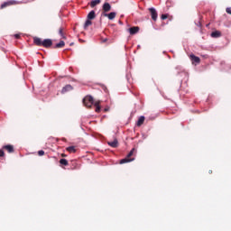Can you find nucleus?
Masks as SVG:
<instances>
[{
	"mask_svg": "<svg viewBox=\"0 0 231 231\" xmlns=\"http://www.w3.org/2000/svg\"><path fill=\"white\" fill-rule=\"evenodd\" d=\"M135 152L136 150L133 148L126 155V157L120 161V164L123 165L124 163H130V162H134V157L133 156L134 155Z\"/></svg>",
	"mask_w": 231,
	"mask_h": 231,
	"instance_id": "nucleus-3",
	"label": "nucleus"
},
{
	"mask_svg": "<svg viewBox=\"0 0 231 231\" xmlns=\"http://www.w3.org/2000/svg\"><path fill=\"white\" fill-rule=\"evenodd\" d=\"M107 12H111V4L106 2L102 6V14H107Z\"/></svg>",
	"mask_w": 231,
	"mask_h": 231,
	"instance_id": "nucleus-6",
	"label": "nucleus"
},
{
	"mask_svg": "<svg viewBox=\"0 0 231 231\" xmlns=\"http://www.w3.org/2000/svg\"><path fill=\"white\" fill-rule=\"evenodd\" d=\"M95 17H97V14H95V11H90L87 16V19L93 21V19H95Z\"/></svg>",
	"mask_w": 231,
	"mask_h": 231,
	"instance_id": "nucleus-9",
	"label": "nucleus"
},
{
	"mask_svg": "<svg viewBox=\"0 0 231 231\" xmlns=\"http://www.w3.org/2000/svg\"><path fill=\"white\" fill-rule=\"evenodd\" d=\"M190 59H191L192 62H195L196 64H199V62H200L199 57H197L194 54L190 55Z\"/></svg>",
	"mask_w": 231,
	"mask_h": 231,
	"instance_id": "nucleus-10",
	"label": "nucleus"
},
{
	"mask_svg": "<svg viewBox=\"0 0 231 231\" xmlns=\"http://www.w3.org/2000/svg\"><path fill=\"white\" fill-rule=\"evenodd\" d=\"M167 14H162V16H161V19L162 20V21H165V19H167Z\"/></svg>",
	"mask_w": 231,
	"mask_h": 231,
	"instance_id": "nucleus-23",
	"label": "nucleus"
},
{
	"mask_svg": "<svg viewBox=\"0 0 231 231\" xmlns=\"http://www.w3.org/2000/svg\"><path fill=\"white\" fill-rule=\"evenodd\" d=\"M60 165H64L65 167H68V165H69L68 160H66V159H60Z\"/></svg>",
	"mask_w": 231,
	"mask_h": 231,
	"instance_id": "nucleus-18",
	"label": "nucleus"
},
{
	"mask_svg": "<svg viewBox=\"0 0 231 231\" xmlns=\"http://www.w3.org/2000/svg\"><path fill=\"white\" fill-rule=\"evenodd\" d=\"M10 5H15V1L5 2L1 5V8H6V6H10Z\"/></svg>",
	"mask_w": 231,
	"mask_h": 231,
	"instance_id": "nucleus-11",
	"label": "nucleus"
},
{
	"mask_svg": "<svg viewBox=\"0 0 231 231\" xmlns=\"http://www.w3.org/2000/svg\"><path fill=\"white\" fill-rule=\"evenodd\" d=\"M65 42L64 41H60L59 43L55 45V48H64Z\"/></svg>",
	"mask_w": 231,
	"mask_h": 231,
	"instance_id": "nucleus-20",
	"label": "nucleus"
},
{
	"mask_svg": "<svg viewBox=\"0 0 231 231\" xmlns=\"http://www.w3.org/2000/svg\"><path fill=\"white\" fill-rule=\"evenodd\" d=\"M149 12L151 14V17H152V21H157L158 12L156 11V9L154 7H150Z\"/></svg>",
	"mask_w": 231,
	"mask_h": 231,
	"instance_id": "nucleus-4",
	"label": "nucleus"
},
{
	"mask_svg": "<svg viewBox=\"0 0 231 231\" xmlns=\"http://www.w3.org/2000/svg\"><path fill=\"white\" fill-rule=\"evenodd\" d=\"M198 26H201V23H199V24H198Z\"/></svg>",
	"mask_w": 231,
	"mask_h": 231,
	"instance_id": "nucleus-28",
	"label": "nucleus"
},
{
	"mask_svg": "<svg viewBox=\"0 0 231 231\" xmlns=\"http://www.w3.org/2000/svg\"><path fill=\"white\" fill-rule=\"evenodd\" d=\"M112 147H116V145H113Z\"/></svg>",
	"mask_w": 231,
	"mask_h": 231,
	"instance_id": "nucleus-29",
	"label": "nucleus"
},
{
	"mask_svg": "<svg viewBox=\"0 0 231 231\" xmlns=\"http://www.w3.org/2000/svg\"><path fill=\"white\" fill-rule=\"evenodd\" d=\"M61 156H62V158H64V157H66V154L62 153Z\"/></svg>",
	"mask_w": 231,
	"mask_h": 231,
	"instance_id": "nucleus-27",
	"label": "nucleus"
},
{
	"mask_svg": "<svg viewBox=\"0 0 231 231\" xmlns=\"http://www.w3.org/2000/svg\"><path fill=\"white\" fill-rule=\"evenodd\" d=\"M97 5H100V0H92L90 2L91 8H95V6H97Z\"/></svg>",
	"mask_w": 231,
	"mask_h": 231,
	"instance_id": "nucleus-14",
	"label": "nucleus"
},
{
	"mask_svg": "<svg viewBox=\"0 0 231 231\" xmlns=\"http://www.w3.org/2000/svg\"><path fill=\"white\" fill-rule=\"evenodd\" d=\"M143 122H145V116H141L137 121L136 125H138V127H140V125H142L143 124Z\"/></svg>",
	"mask_w": 231,
	"mask_h": 231,
	"instance_id": "nucleus-12",
	"label": "nucleus"
},
{
	"mask_svg": "<svg viewBox=\"0 0 231 231\" xmlns=\"http://www.w3.org/2000/svg\"><path fill=\"white\" fill-rule=\"evenodd\" d=\"M4 149L9 152H14V146L13 145H5Z\"/></svg>",
	"mask_w": 231,
	"mask_h": 231,
	"instance_id": "nucleus-15",
	"label": "nucleus"
},
{
	"mask_svg": "<svg viewBox=\"0 0 231 231\" xmlns=\"http://www.w3.org/2000/svg\"><path fill=\"white\" fill-rule=\"evenodd\" d=\"M108 145H118V140L114 139L113 142H108Z\"/></svg>",
	"mask_w": 231,
	"mask_h": 231,
	"instance_id": "nucleus-21",
	"label": "nucleus"
},
{
	"mask_svg": "<svg viewBox=\"0 0 231 231\" xmlns=\"http://www.w3.org/2000/svg\"><path fill=\"white\" fill-rule=\"evenodd\" d=\"M102 17H107V19H109V21H113V19H115L116 17V13L115 12H111L109 14L107 13H101Z\"/></svg>",
	"mask_w": 231,
	"mask_h": 231,
	"instance_id": "nucleus-5",
	"label": "nucleus"
},
{
	"mask_svg": "<svg viewBox=\"0 0 231 231\" xmlns=\"http://www.w3.org/2000/svg\"><path fill=\"white\" fill-rule=\"evenodd\" d=\"M67 151H68V152H77V149H75V146H69V147H67Z\"/></svg>",
	"mask_w": 231,
	"mask_h": 231,
	"instance_id": "nucleus-16",
	"label": "nucleus"
},
{
	"mask_svg": "<svg viewBox=\"0 0 231 231\" xmlns=\"http://www.w3.org/2000/svg\"><path fill=\"white\" fill-rule=\"evenodd\" d=\"M83 104L84 106H86V107H91V106H95L96 109V113H100V101H97L95 102V99H93V97L91 96H87L84 97L83 99Z\"/></svg>",
	"mask_w": 231,
	"mask_h": 231,
	"instance_id": "nucleus-1",
	"label": "nucleus"
},
{
	"mask_svg": "<svg viewBox=\"0 0 231 231\" xmlns=\"http://www.w3.org/2000/svg\"><path fill=\"white\" fill-rule=\"evenodd\" d=\"M14 37H15V39H19V37H21V35H19V34H14Z\"/></svg>",
	"mask_w": 231,
	"mask_h": 231,
	"instance_id": "nucleus-26",
	"label": "nucleus"
},
{
	"mask_svg": "<svg viewBox=\"0 0 231 231\" xmlns=\"http://www.w3.org/2000/svg\"><path fill=\"white\" fill-rule=\"evenodd\" d=\"M211 37L214 39H217V37H221V32L219 31H215L211 32Z\"/></svg>",
	"mask_w": 231,
	"mask_h": 231,
	"instance_id": "nucleus-13",
	"label": "nucleus"
},
{
	"mask_svg": "<svg viewBox=\"0 0 231 231\" xmlns=\"http://www.w3.org/2000/svg\"><path fill=\"white\" fill-rule=\"evenodd\" d=\"M59 34L60 35V37H62V39H66V36H64V28L63 27L60 28Z\"/></svg>",
	"mask_w": 231,
	"mask_h": 231,
	"instance_id": "nucleus-19",
	"label": "nucleus"
},
{
	"mask_svg": "<svg viewBox=\"0 0 231 231\" xmlns=\"http://www.w3.org/2000/svg\"><path fill=\"white\" fill-rule=\"evenodd\" d=\"M226 14H229V15H231V7H227L226 9Z\"/></svg>",
	"mask_w": 231,
	"mask_h": 231,
	"instance_id": "nucleus-22",
	"label": "nucleus"
},
{
	"mask_svg": "<svg viewBox=\"0 0 231 231\" xmlns=\"http://www.w3.org/2000/svg\"><path fill=\"white\" fill-rule=\"evenodd\" d=\"M130 35H135V33H138L140 32V27L134 26L128 29Z\"/></svg>",
	"mask_w": 231,
	"mask_h": 231,
	"instance_id": "nucleus-8",
	"label": "nucleus"
},
{
	"mask_svg": "<svg viewBox=\"0 0 231 231\" xmlns=\"http://www.w3.org/2000/svg\"><path fill=\"white\" fill-rule=\"evenodd\" d=\"M91 24H93V23L91 22V20H89L88 18H87V21L85 22L84 24V28H88V26H91Z\"/></svg>",
	"mask_w": 231,
	"mask_h": 231,
	"instance_id": "nucleus-17",
	"label": "nucleus"
},
{
	"mask_svg": "<svg viewBox=\"0 0 231 231\" xmlns=\"http://www.w3.org/2000/svg\"><path fill=\"white\" fill-rule=\"evenodd\" d=\"M5 157V151L0 150V158Z\"/></svg>",
	"mask_w": 231,
	"mask_h": 231,
	"instance_id": "nucleus-25",
	"label": "nucleus"
},
{
	"mask_svg": "<svg viewBox=\"0 0 231 231\" xmlns=\"http://www.w3.org/2000/svg\"><path fill=\"white\" fill-rule=\"evenodd\" d=\"M38 154H39L40 156H44V151L40 150V151L38 152Z\"/></svg>",
	"mask_w": 231,
	"mask_h": 231,
	"instance_id": "nucleus-24",
	"label": "nucleus"
},
{
	"mask_svg": "<svg viewBox=\"0 0 231 231\" xmlns=\"http://www.w3.org/2000/svg\"><path fill=\"white\" fill-rule=\"evenodd\" d=\"M69 91H73V87L71 85H66L61 89V94L64 95L66 93H69Z\"/></svg>",
	"mask_w": 231,
	"mask_h": 231,
	"instance_id": "nucleus-7",
	"label": "nucleus"
},
{
	"mask_svg": "<svg viewBox=\"0 0 231 231\" xmlns=\"http://www.w3.org/2000/svg\"><path fill=\"white\" fill-rule=\"evenodd\" d=\"M33 42L36 44V46H43V48H51V46L53 44V42H51V39H45L42 41L41 38L37 37L33 39Z\"/></svg>",
	"mask_w": 231,
	"mask_h": 231,
	"instance_id": "nucleus-2",
	"label": "nucleus"
}]
</instances>
